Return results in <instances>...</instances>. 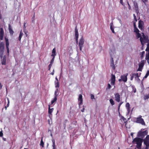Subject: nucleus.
Returning a JSON list of instances; mask_svg holds the SVG:
<instances>
[{
    "label": "nucleus",
    "instance_id": "nucleus-1",
    "mask_svg": "<svg viewBox=\"0 0 149 149\" xmlns=\"http://www.w3.org/2000/svg\"><path fill=\"white\" fill-rule=\"evenodd\" d=\"M4 31L2 28H1L0 31V40H2L3 38ZM4 44L3 42L0 43V57L1 58L3 56L4 52Z\"/></svg>",
    "mask_w": 149,
    "mask_h": 149
},
{
    "label": "nucleus",
    "instance_id": "nucleus-2",
    "mask_svg": "<svg viewBox=\"0 0 149 149\" xmlns=\"http://www.w3.org/2000/svg\"><path fill=\"white\" fill-rule=\"evenodd\" d=\"M143 140L139 138H136L134 139L133 141L136 142L137 144L136 147L138 148H140L143 142Z\"/></svg>",
    "mask_w": 149,
    "mask_h": 149
},
{
    "label": "nucleus",
    "instance_id": "nucleus-3",
    "mask_svg": "<svg viewBox=\"0 0 149 149\" xmlns=\"http://www.w3.org/2000/svg\"><path fill=\"white\" fill-rule=\"evenodd\" d=\"M142 116H139L138 117L136 118V122L137 123L141 124L142 125H145V123L143 119L141 118Z\"/></svg>",
    "mask_w": 149,
    "mask_h": 149
},
{
    "label": "nucleus",
    "instance_id": "nucleus-4",
    "mask_svg": "<svg viewBox=\"0 0 149 149\" xmlns=\"http://www.w3.org/2000/svg\"><path fill=\"white\" fill-rule=\"evenodd\" d=\"M140 40L142 45H143L146 43H149V40L148 38L144 35L143 36V38L142 37L140 38Z\"/></svg>",
    "mask_w": 149,
    "mask_h": 149
},
{
    "label": "nucleus",
    "instance_id": "nucleus-5",
    "mask_svg": "<svg viewBox=\"0 0 149 149\" xmlns=\"http://www.w3.org/2000/svg\"><path fill=\"white\" fill-rule=\"evenodd\" d=\"M84 41V39L83 36H82L80 39L78 43V45L79 47V49L80 51L82 50V47H83V45Z\"/></svg>",
    "mask_w": 149,
    "mask_h": 149
},
{
    "label": "nucleus",
    "instance_id": "nucleus-6",
    "mask_svg": "<svg viewBox=\"0 0 149 149\" xmlns=\"http://www.w3.org/2000/svg\"><path fill=\"white\" fill-rule=\"evenodd\" d=\"M148 132L147 130H146L143 132H139L138 133L137 136L143 138L148 134Z\"/></svg>",
    "mask_w": 149,
    "mask_h": 149
},
{
    "label": "nucleus",
    "instance_id": "nucleus-7",
    "mask_svg": "<svg viewBox=\"0 0 149 149\" xmlns=\"http://www.w3.org/2000/svg\"><path fill=\"white\" fill-rule=\"evenodd\" d=\"M111 85H114L116 81V77L115 75L113 74H111Z\"/></svg>",
    "mask_w": 149,
    "mask_h": 149
},
{
    "label": "nucleus",
    "instance_id": "nucleus-8",
    "mask_svg": "<svg viewBox=\"0 0 149 149\" xmlns=\"http://www.w3.org/2000/svg\"><path fill=\"white\" fill-rule=\"evenodd\" d=\"M5 39L6 41V48L7 49V53L8 54H9V42L8 41V38H6V37H5Z\"/></svg>",
    "mask_w": 149,
    "mask_h": 149
},
{
    "label": "nucleus",
    "instance_id": "nucleus-9",
    "mask_svg": "<svg viewBox=\"0 0 149 149\" xmlns=\"http://www.w3.org/2000/svg\"><path fill=\"white\" fill-rule=\"evenodd\" d=\"M144 24V23L143 21L141 20H140L139 21L138 27L141 30H143V26Z\"/></svg>",
    "mask_w": 149,
    "mask_h": 149
},
{
    "label": "nucleus",
    "instance_id": "nucleus-10",
    "mask_svg": "<svg viewBox=\"0 0 149 149\" xmlns=\"http://www.w3.org/2000/svg\"><path fill=\"white\" fill-rule=\"evenodd\" d=\"M78 100L79 102V105L80 106L83 104V98L81 94H79V97L78 98Z\"/></svg>",
    "mask_w": 149,
    "mask_h": 149
},
{
    "label": "nucleus",
    "instance_id": "nucleus-11",
    "mask_svg": "<svg viewBox=\"0 0 149 149\" xmlns=\"http://www.w3.org/2000/svg\"><path fill=\"white\" fill-rule=\"evenodd\" d=\"M128 74H126L123 75H121L120 78L122 79V81L124 82H126L127 81V76Z\"/></svg>",
    "mask_w": 149,
    "mask_h": 149
},
{
    "label": "nucleus",
    "instance_id": "nucleus-12",
    "mask_svg": "<svg viewBox=\"0 0 149 149\" xmlns=\"http://www.w3.org/2000/svg\"><path fill=\"white\" fill-rule=\"evenodd\" d=\"M133 3L134 7V9L135 10L136 12L138 13L139 12V7L138 6V3L137 2L135 1H134L133 2Z\"/></svg>",
    "mask_w": 149,
    "mask_h": 149
},
{
    "label": "nucleus",
    "instance_id": "nucleus-13",
    "mask_svg": "<svg viewBox=\"0 0 149 149\" xmlns=\"http://www.w3.org/2000/svg\"><path fill=\"white\" fill-rule=\"evenodd\" d=\"M75 34L76 41L77 43L78 42V40L79 37V34L78 33V30L77 29V26H76L75 28Z\"/></svg>",
    "mask_w": 149,
    "mask_h": 149
},
{
    "label": "nucleus",
    "instance_id": "nucleus-14",
    "mask_svg": "<svg viewBox=\"0 0 149 149\" xmlns=\"http://www.w3.org/2000/svg\"><path fill=\"white\" fill-rule=\"evenodd\" d=\"M115 100L118 102H119L120 101V96L118 93H116L114 94Z\"/></svg>",
    "mask_w": 149,
    "mask_h": 149
},
{
    "label": "nucleus",
    "instance_id": "nucleus-15",
    "mask_svg": "<svg viewBox=\"0 0 149 149\" xmlns=\"http://www.w3.org/2000/svg\"><path fill=\"white\" fill-rule=\"evenodd\" d=\"M144 65V63L143 62L141 63L139 65V68L138 69L137 71H141L143 68Z\"/></svg>",
    "mask_w": 149,
    "mask_h": 149
},
{
    "label": "nucleus",
    "instance_id": "nucleus-16",
    "mask_svg": "<svg viewBox=\"0 0 149 149\" xmlns=\"http://www.w3.org/2000/svg\"><path fill=\"white\" fill-rule=\"evenodd\" d=\"M111 66L113 69H115V66L114 64V62L113 60V58L111 57Z\"/></svg>",
    "mask_w": 149,
    "mask_h": 149
},
{
    "label": "nucleus",
    "instance_id": "nucleus-17",
    "mask_svg": "<svg viewBox=\"0 0 149 149\" xmlns=\"http://www.w3.org/2000/svg\"><path fill=\"white\" fill-rule=\"evenodd\" d=\"M120 119L121 120H122L124 121L125 126L127 127L126 125L127 123V120L126 118H124L123 116H121Z\"/></svg>",
    "mask_w": 149,
    "mask_h": 149
},
{
    "label": "nucleus",
    "instance_id": "nucleus-18",
    "mask_svg": "<svg viewBox=\"0 0 149 149\" xmlns=\"http://www.w3.org/2000/svg\"><path fill=\"white\" fill-rule=\"evenodd\" d=\"M50 105H48V113L50 115H51L52 116V112L54 110V108H52L51 109L50 108Z\"/></svg>",
    "mask_w": 149,
    "mask_h": 149
},
{
    "label": "nucleus",
    "instance_id": "nucleus-19",
    "mask_svg": "<svg viewBox=\"0 0 149 149\" xmlns=\"http://www.w3.org/2000/svg\"><path fill=\"white\" fill-rule=\"evenodd\" d=\"M8 29L10 34L11 35H13L14 33V32L12 30V27L10 24H9L8 25Z\"/></svg>",
    "mask_w": 149,
    "mask_h": 149
},
{
    "label": "nucleus",
    "instance_id": "nucleus-20",
    "mask_svg": "<svg viewBox=\"0 0 149 149\" xmlns=\"http://www.w3.org/2000/svg\"><path fill=\"white\" fill-rule=\"evenodd\" d=\"M6 61V56H4L2 60H1V63L3 65H5Z\"/></svg>",
    "mask_w": 149,
    "mask_h": 149
},
{
    "label": "nucleus",
    "instance_id": "nucleus-21",
    "mask_svg": "<svg viewBox=\"0 0 149 149\" xmlns=\"http://www.w3.org/2000/svg\"><path fill=\"white\" fill-rule=\"evenodd\" d=\"M144 143L146 145V149H148L149 147V141H143Z\"/></svg>",
    "mask_w": 149,
    "mask_h": 149
},
{
    "label": "nucleus",
    "instance_id": "nucleus-22",
    "mask_svg": "<svg viewBox=\"0 0 149 149\" xmlns=\"http://www.w3.org/2000/svg\"><path fill=\"white\" fill-rule=\"evenodd\" d=\"M130 104L128 102L126 104V107L128 113H129L130 111Z\"/></svg>",
    "mask_w": 149,
    "mask_h": 149
},
{
    "label": "nucleus",
    "instance_id": "nucleus-23",
    "mask_svg": "<svg viewBox=\"0 0 149 149\" xmlns=\"http://www.w3.org/2000/svg\"><path fill=\"white\" fill-rule=\"evenodd\" d=\"M134 77L135 79H136V78H138V79L140 80L139 79V77L140 76H139L138 73H133L132 74Z\"/></svg>",
    "mask_w": 149,
    "mask_h": 149
},
{
    "label": "nucleus",
    "instance_id": "nucleus-24",
    "mask_svg": "<svg viewBox=\"0 0 149 149\" xmlns=\"http://www.w3.org/2000/svg\"><path fill=\"white\" fill-rule=\"evenodd\" d=\"M56 55V49L55 48H54L52 50L51 56H55Z\"/></svg>",
    "mask_w": 149,
    "mask_h": 149
},
{
    "label": "nucleus",
    "instance_id": "nucleus-25",
    "mask_svg": "<svg viewBox=\"0 0 149 149\" xmlns=\"http://www.w3.org/2000/svg\"><path fill=\"white\" fill-rule=\"evenodd\" d=\"M55 86L56 88H58L59 86V83L58 81H55Z\"/></svg>",
    "mask_w": 149,
    "mask_h": 149
},
{
    "label": "nucleus",
    "instance_id": "nucleus-26",
    "mask_svg": "<svg viewBox=\"0 0 149 149\" xmlns=\"http://www.w3.org/2000/svg\"><path fill=\"white\" fill-rule=\"evenodd\" d=\"M57 100V98L56 97H54V98L51 101V104H53L54 103L56 102Z\"/></svg>",
    "mask_w": 149,
    "mask_h": 149
},
{
    "label": "nucleus",
    "instance_id": "nucleus-27",
    "mask_svg": "<svg viewBox=\"0 0 149 149\" xmlns=\"http://www.w3.org/2000/svg\"><path fill=\"white\" fill-rule=\"evenodd\" d=\"M23 33L21 31L20 32V34H19V38H18L19 40V41H20V40H21V39L23 35Z\"/></svg>",
    "mask_w": 149,
    "mask_h": 149
},
{
    "label": "nucleus",
    "instance_id": "nucleus-28",
    "mask_svg": "<svg viewBox=\"0 0 149 149\" xmlns=\"http://www.w3.org/2000/svg\"><path fill=\"white\" fill-rule=\"evenodd\" d=\"M149 75V70H147V73L145 75L143 79L146 78Z\"/></svg>",
    "mask_w": 149,
    "mask_h": 149
},
{
    "label": "nucleus",
    "instance_id": "nucleus-29",
    "mask_svg": "<svg viewBox=\"0 0 149 149\" xmlns=\"http://www.w3.org/2000/svg\"><path fill=\"white\" fill-rule=\"evenodd\" d=\"M112 23H111L110 25V29L113 33H115V32L112 26Z\"/></svg>",
    "mask_w": 149,
    "mask_h": 149
},
{
    "label": "nucleus",
    "instance_id": "nucleus-30",
    "mask_svg": "<svg viewBox=\"0 0 149 149\" xmlns=\"http://www.w3.org/2000/svg\"><path fill=\"white\" fill-rule=\"evenodd\" d=\"M146 59L148 60V62L149 63V51H148V53L146 54Z\"/></svg>",
    "mask_w": 149,
    "mask_h": 149
},
{
    "label": "nucleus",
    "instance_id": "nucleus-31",
    "mask_svg": "<svg viewBox=\"0 0 149 149\" xmlns=\"http://www.w3.org/2000/svg\"><path fill=\"white\" fill-rule=\"evenodd\" d=\"M109 101L112 105H113L115 104L114 101L112 99H110Z\"/></svg>",
    "mask_w": 149,
    "mask_h": 149
},
{
    "label": "nucleus",
    "instance_id": "nucleus-32",
    "mask_svg": "<svg viewBox=\"0 0 149 149\" xmlns=\"http://www.w3.org/2000/svg\"><path fill=\"white\" fill-rule=\"evenodd\" d=\"M40 145V146H41L42 147H44V143L42 140V139L41 140V141Z\"/></svg>",
    "mask_w": 149,
    "mask_h": 149
},
{
    "label": "nucleus",
    "instance_id": "nucleus-33",
    "mask_svg": "<svg viewBox=\"0 0 149 149\" xmlns=\"http://www.w3.org/2000/svg\"><path fill=\"white\" fill-rule=\"evenodd\" d=\"M149 98V96L148 95H144V96L143 98L144 100H146L147 99H148Z\"/></svg>",
    "mask_w": 149,
    "mask_h": 149
},
{
    "label": "nucleus",
    "instance_id": "nucleus-34",
    "mask_svg": "<svg viewBox=\"0 0 149 149\" xmlns=\"http://www.w3.org/2000/svg\"><path fill=\"white\" fill-rule=\"evenodd\" d=\"M134 32L136 33L139 32V30L137 29L136 27H134Z\"/></svg>",
    "mask_w": 149,
    "mask_h": 149
},
{
    "label": "nucleus",
    "instance_id": "nucleus-35",
    "mask_svg": "<svg viewBox=\"0 0 149 149\" xmlns=\"http://www.w3.org/2000/svg\"><path fill=\"white\" fill-rule=\"evenodd\" d=\"M143 141H149V135H147Z\"/></svg>",
    "mask_w": 149,
    "mask_h": 149
},
{
    "label": "nucleus",
    "instance_id": "nucleus-36",
    "mask_svg": "<svg viewBox=\"0 0 149 149\" xmlns=\"http://www.w3.org/2000/svg\"><path fill=\"white\" fill-rule=\"evenodd\" d=\"M136 37H137V38H140L141 37V34L139 33V32L136 33Z\"/></svg>",
    "mask_w": 149,
    "mask_h": 149
},
{
    "label": "nucleus",
    "instance_id": "nucleus-37",
    "mask_svg": "<svg viewBox=\"0 0 149 149\" xmlns=\"http://www.w3.org/2000/svg\"><path fill=\"white\" fill-rule=\"evenodd\" d=\"M58 91V89H57L55 91V93H54V95H55L54 97H56V98H57L58 95V94H57Z\"/></svg>",
    "mask_w": 149,
    "mask_h": 149
},
{
    "label": "nucleus",
    "instance_id": "nucleus-38",
    "mask_svg": "<svg viewBox=\"0 0 149 149\" xmlns=\"http://www.w3.org/2000/svg\"><path fill=\"white\" fill-rule=\"evenodd\" d=\"M146 51L147 52L149 51V43H148L147 45V48L146 49Z\"/></svg>",
    "mask_w": 149,
    "mask_h": 149
},
{
    "label": "nucleus",
    "instance_id": "nucleus-39",
    "mask_svg": "<svg viewBox=\"0 0 149 149\" xmlns=\"http://www.w3.org/2000/svg\"><path fill=\"white\" fill-rule=\"evenodd\" d=\"M111 88V86L109 84H108L107 87L106 88V90H107L108 89H110Z\"/></svg>",
    "mask_w": 149,
    "mask_h": 149
},
{
    "label": "nucleus",
    "instance_id": "nucleus-40",
    "mask_svg": "<svg viewBox=\"0 0 149 149\" xmlns=\"http://www.w3.org/2000/svg\"><path fill=\"white\" fill-rule=\"evenodd\" d=\"M53 57L52 58V60H51L50 62V63H52V64H53L54 62L55 56H53Z\"/></svg>",
    "mask_w": 149,
    "mask_h": 149
},
{
    "label": "nucleus",
    "instance_id": "nucleus-41",
    "mask_svg": "<svg viewBox=\"0 0 149 149\" xmlns=\"http://www.w3.org/2000/svg\"><path fill=\"white\" fill-rule=\"evenodd\" d=\"M123 103V102H121L119 103L118 106V110L119 111L120 106Z\"/></svg>",
    "mask_w": 149,
    "mask_h": 149
},
{
    "label": "nucleus",
    "instance_id": "nucleus-42",
    "mask_svg": "<svg viewBox=\"0 0 149 149\" xmlns=\"http://www.w3.org/2000/svg\"><path fill=\"white\" fill-rule=\"evenodd\" d=\"M133 15L134 19V20L135 21L137 22V19L136 18V17L135 14H133Z\"/></svg>",
    "mask_w": 149,
    "mask_h": 149
},
{
    "label": "nucleus",
    "instance_id": "nucleus-43",
    "mask_svg": "<svg viewBox=\"0 0 149 149\" xmlns=\"http://www.w3.org/2000/svg\"><path fill=\"white\" fill-rule=\"evenodd\" d=\"M35 13H34V14L33 15V17L32 18V22H34L35 20Z\"/></svg>",
    "mask_w": 149,
    "mask_h": 149
},
{
    "label": "nucleus",
    "instance_id": "nucleus-44",
    "mask_svg": "<svg viewBox=\"0 0 149 149\" xmlns=\"http://www.w3.org/2000/svg\"><path fill=\"white\" fill-rule=\"evenodd\" d=\"M52 64H52V63H50L49 66H48V68H49V69H48V70H50V69H51V67L52 66Z\"/></svg>",
    "mask_w": 149,
    "mask_h": 149
},
{
    "label": "nucleus",
    "instance_id": "nucleus-45",
    "mask_svg": "<svg viewBox=\"0 0 149 149\" xmlns=\"http://www.w3.org/2000/svg\"><path fill=\"white\" fill-rule=\"evenodd\" d=\"M91 99H95L94 96L92 94H91Z\"/></svg>",
    "mask_w": 149,
    "mask_h": 149
},
{
    "label": "nucleus",
    "instance_id": "nucleus-46",
    "mask_svg": "<svg viewBox=\"0 0 149 149\" xmlns=\"http://www.w3.org/2000/svg\"><path fill=\"white\" fill-rule=\"evenodd\" d=\"M3 134L2 132V131L1 130L0 132V136L2 137L3 136Z\"/></svg>",
    "mask_w": 149,
    "mask_h": 149
},
{
    "label": "nucleus",
    "instance_id": "nucleus-47",
    "mask_svg": "<svg viewBox=\"0 0 149 149\" xmlns=\"http://www.w3.org/2000/svg\"><path fill=\"white\" fill-rule=\"evenodd\" d=\"M53 149H56L55 144H52Z\"/></svg>",
    "mask_w": 149,
    "mask_h": 149
},
{
    "label": "nucleus",
    "instance_id": "nucleus-48",
    "mask_svg": "<svg viewBox=\"0 0 149 149\" xmlns=\"http://www.w3.org/2000/svg\"><path fill=\"white\" fill-rule=\"evenodd\" d=\"M136 21H133V25L134 28L136 27Z\"/></svg>",
    "mask_w": 149,
    "mask_h": 149
},
{
    "label": "nucleus",
    "instance_id": "nucleus-49",
    "mask_svg": "<svg viewBox=\"0 0 149 149\" xmlns=\"http://www.w3.org/2000/svg\"><path fill=\"white\" fill-rule=\"evenodd\" d=\"M127 4H128V8L129 10H130L131 9V7L130 6V5L129 3V2L128 1H127Z\"/></svg>",
    "mask_w": 149,
    "mask_h": 149
},
{
    "label": "nucleus",
    "instance_id": "nucleus-50",
    "mask_svg": "<svg viewBox=\"0 0 149 149\" xmlns=\"http://www.w3.org/2000/svg\"><path fill=\"white\" fill-rule=\"evenodd\" d=\"M83 108L82 109H81V111L82 112H84V109H85L84 108V106H83Z\"/></svg>",
    "mask_w": 149,
    "mask_h": 149
},
{
    "label": "nucleus",
    "instance_id": "nucleus-51",
    "mask_svg": "<svg viewBox=\"0 0 149 149\" xmlns=\"http://www.w3.org/2000/svg\"><path fill=\"white\" fill-rule=\"evenodd\" d=\"M120 3L122 5H123V0H120Z\"/></svg>",
    "mask_w": 149,
    "mask_h": 149
},
{
    "label": "nucleus",
    "instance_id": "nucleus-52",
    "mask_svg": "<svg viewBox=\"0 0 149 149\" xmlns=\"http://www.w3.org/2000/svg\"><path fill=\"white\" fill-rule=\"evenodd\" d=\"M52 141L53 143V144H55V140L54 139H52Z\"/></svg>",
    "mask_w": 149,
    "mask_h": 149
},
{
    "label": "nucleus",
    "instance_id": "nucleus-53",
    "mask_svg": "<svg viewBox=\"0 0 149 149\" xmlns=\"http://www.w3.org/2000/svg\"><path fill=\"white\" fill-rule=\"evenodd\" d=\"M134 78V77L133 76V75H132V76H131V77L130 78L131 80H132Z\"/></svg>",
    "mask_w": 149,
    "mask_h": 149
},
{
    "label": "nucleus",
    "instance_id": "nucleus-54",
    "mask_svg": "<svg viewBox=\"0 0 149 149\" xmlns=\"http://www.w3.org/2000/svg\"><path fill=\"white\" fill-rule=\"evenodd\" d=\"M8 104H7V107H8L9 106V99H8Z\"/></svg>",
    "mask_w": 149,
    "mask_h": 149
},
{
    "label": "nucleus",
    "instance_id": "nucleus-55",
    "mask_svg": "<svg viewBox=\"0 0 149 149\" xmlns=\"http://www.w3.org/2000/svg\"><path fill=\"white\" fill-rule=\"evenodd\" d=\"M144 53H145V52L144 51H143L141 52V56H142L143 55H144Z\"/></svg>",
    "mask_w": 149,
    "mask_h": 149
},
{
    "label": "nucleus",
    "instance_id": "nucleus-56",
    "mask_svg": "<svg viewBox=\"0 0 149 149\" xmlns=\"http://www.w3.org/2000/svg\"><path fill=\"white\" fill-rule=\"evenodd\" d=\"M143 2L145 3L146 2L148 1V0H142Z\"/></svg>",
    "mask_w": 149,
    "mask_h": 149
},
{
    "label": "nucleus",
    "instance_id": "nucleus-57",
    "mask_svg": "<svg viewBox=\"0 0 149 149\" xmlns=\"http://www.w3.org/2000/svg\"><path fill=\"white\" fill-rule=\"evenodd\" d=\"M2 85L1 84V83H0V87L1 89L2 88Z\"/></svg>",
    "mask_w": 149,
    "mask_h": 149
},
{
    "label": "nucleus",
    "instance_id": "nucleus-58",
    "mask_svg": "<svg viewBox=\"0 0 149 149\" xmlns=\"http://www.w3.org/2000/svg\"><path fill=\"white\" fill-rule=\"evenodd\" d=\"M122 81V79H121V78L120 79H118V81Z\"/></svg>",
    "mask_w": 149,
    "mask_h": 149
},
{
    "label": "nucleus",
    "instance_id": "nucleus-59",
    "mask_svg": "<svg viewBox=\"0 0 149 149\" xmlns=\"http://www.w3.org/2000/svg\"><path fill=\"white\" fill-rule=\"evenodd\" d=\"M55 79H56V81H58V79L57 78V77H56Z\"/></svg>",
    "mask_w": 149,
    "mask_h": 149
},
{
    "label": "nucleus",
    "instance_id": "nucleus-60",
    "mask_svg": "<svg viewBox=\"0 0 149 149\" xmlns=\"http://www.w3.org/2000/svg\"><path fill=\"white\" fill-rule=\"evenodd\" d=\"M3 140L4 141H5L6 140V138H3Z\"/></svg>",
    "mask_w": 149,
    "mask_h": 149
},
{
    "label": "nucleus",
    "instance_id": "nucleus-61",
    "mask_svg": "<svg viewBox=\"0 0 149 149\" xmlns=\"http://www.w3.org/2000/svg\"><path fill=\"white\" fill-rule=\"evenodd\" d=\"M25 24H26V23H24V27L25 28V27H25Z\"/></svg>",
    "mask_w": 149,
    "mask_h": 149
},
{
    "label": "nucleus",
    "instance_id": "nucleus-62",
    "mask_svg": "<svg viewBox=\"0 0 149 149\" xmlns=\"http://www.w3.org/2000/svg\"><path fill=\"white\" fill-rule=\"evenodd\" d=\"M136 92V88H135V90H134V93H135V92Z\"/></svg>",
    "mask_w": 149,
    "mask_h": 149
},
{
    "label": "nucleus",
    "instance_id": "nucleus-63",
    "mask_svg": "<svg viewBox=\"0 0 149 149\" xmlns=\"http://www.w3.org/2000/svg\"><path fill=\"white\" fill-rule=\"evenodd\" d=\"M51 74H52V75H53V74H54V73H53H53H51Z\"/></svg>",
    "mask_w": 149,
    "mask_h": 149
},
{
    "label": "nucleus",
    "instance_id": "nucleus-64",
    "mask_svg": "<svg viewBox=\"0 0 149 149\" xmlns=\"http://www.w3.org/2000/svg\"><path fill=\"white\" fill-rule=\"evenodd\" d=\"M51 136H52V133H51Z\"/></svg>",
    "mask_w": 149,
    "mask_h": 149
}]
</instances>
